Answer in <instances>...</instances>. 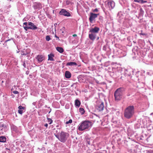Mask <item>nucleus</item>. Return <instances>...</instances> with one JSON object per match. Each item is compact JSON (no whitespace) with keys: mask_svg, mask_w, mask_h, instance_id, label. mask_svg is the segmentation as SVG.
<instances>
[{"mask_svg":"<svg viewBox=\"0 0 153 153\" xmlns=\"http://www.w3.org/2000/svg\"><path fill=\"white\" fill-rule=\"evenodd\" d=\"M134 113V108L133 105H129L124 110V116L127 119L131 118Z\"/></svg>","mask_w":153,"mask_h":153,"instance_id":"nucleus-1","label":"nucleus"},{"mask_svg":"<svg viewBox=\"0 0 153 153\" xmlns=\"http://www.w3.org/2000/svg\"><path fill=\"white\" fill-rule=\"evenodd\" d=\"M125 89L123 88H120L117 89L114 93L115 100L116 101L120 100L122 98Z\"/></svg>","mask_w":153,"mask_h":153,"instance_id":"nucleus-2","label":"nucleus"},{"mask_svg":"<svg viewBox=\"0 0 153 153\" xmlns=\"http://www.w3.org/2000/svg\"><path fill=\"white\" fill-rule=\"evenodd\" d=\"M92 126L91 122L88 120H85L82 122L79 126L78 130L82 131L88 129Z\"/></svg>","mask_w":153,"mask_h":153,"instance_id":"nucleus-3","label":"nucleus"},{"mask_svg":"<svg viewBox=\"0 0 153 153\" xmlns=\"http://www.w3.org/2000/svg\"><path fill=\"white\" fill-rule=\"evenodd\" d=\"M23 27L26 31H27L28 29L35 30L38 28L37 27L31 22H24Z\"/></svg>","mask_w":153,"mask_h":153,"instance_id":"nucleus-4","label":"nucleus"},{"mask_svg":"<svg viewBox=\"0 0 153 153\" xmlns=\"http://www.w3.org/2000/svg\"><path fill=\"white\" fill-rule=\"evenodd\" d=\"M68 133L63 131H61L59 135V140L62 142H65L67 139V137H68Z\"/></svg>","mask_w":153,"mask_h":153,"instance_id":"nucleus-5","label":"nucleus"},{"mask_svg":"<svg viewBox=\"0 0 153 153\" xmlns=\"http://www.w3.org/2000/svg\"><path fill=\"white\" fill-rule=\"evenodd\" d=\"M106 2L107 3L108 6L110 10L113 9L115 6L114 2L111 0H107Z\"/></svg>","mask_w":153,"mask_h":153,"instance_id":"nucleus-6","label":"nucleus"},{"mask_svg":"<svg viewBox=\"0 0 153 153\" xmlns=\"http://www.w3.org/2000/svg\"><path fill=\"white\" fill-rule=\"evenodd\" d=\"M59 14L60 15H63L67 17L70 16H71L70 13L68 12L65 9H62L59 12Z\"/></svg>","mask_w":153,"mask_h":153,"instance_id":"nucleus-7","label":"nucleus"},{"mask_svg":"<svg viewBox=\"0 0 153 153\" xmlns=\"http://www.w3.org/2000/svg\"><path fill=\"white\" fill-rule=\"evenodd\" d=\"M97 110L99 111H102L104 108V105L103 102H100L96 107Z\"/></svg>","mask_w":153,"mask_h":153,"instance_id":"nucleus-8","label":"nucleus"},{"mask_svg":"<svg viewBox=\"0 0 153 153\" xmlns=\"http://www.w3.org/2000/svg\"><path fill=\"white\" fill-rule=\"evenodd\" d=\"M99 30L100 29L99 28L97 27H95L94 28L91 29L89 31V32H91L92 33H97Z\"/></svg>","mask_w":153,"mask_h":153,"instance_id":"nucleus-9","label":"nucleus"},{"mask_svg":"<svg viewBox=\"0 0 153 153\" xmlns=\"http://www.w3.org/2000/svg\"><path fill=\"white\" fill-rule=\"evenodd\" d=\"M99 15V13L95 14L91 13H90V17L89 19H95Z\"/></svg>","mask_w":153,"mask_h":153,"instance_id":"nucleus-10","label":"nucleus"},{"mask_svg":"<svg viewBox=\"0 0 153 153\" xmlns=\"http://www.w3.org/2000/svg\"><path fill=\"white\" fill-rule=\"evenodd\" d=\"M44 58V56L42 55H38L36 57L38 61L39 62H42Z\"/></svg>","mask_w":153,"mask_h":153,"instance_id":"nucleus-11","label":"nucleus"},{"mask_svg":"<svg viewBox=\"0 0 153 153\" xmlns=\"http://www.w3.org/2000/svg\"><path fill=\"white\" fill-rule=\"evenodd\" d=\"M96 36V35L95 34L92 33L91 34H89V39L92 40H94L95 39Z\"/></svg>","mask_w":153,"mask_h":153,"instance_id":"nucleus-12","label":"nucleus"},{"mask_svg":"<svg viewBox=\"0 0 153 153\" xmlns=\"http://www.w3.org/2000/svg\"><path fill=\"white\" fill-rule=\"evenodd\" d=\"M19 110H18V113L20 114H22L23 113V110H24L25 108L22 106L20 105L18 107Z\"/></svg>","mask_w":153,"mask_h":153,"instance_id":"nucleus-13","label":"nucleus"},{"mask_svg":"<svg viewBox=\"0 0 153 153\" xmlns=\"http://www.w3.org/2000/svg\"><path fill=\"white\" fill-rule=\"evenodd\" d=\"M54 55L53 53H51L50 54L48 55V60H50L52 61H54V59L53 57H54Z\"/></svg>","mask_w":153,"mask_h":153,"instance_id":"nucleus-14","label":"nucleus"},{"mask_svg":"<svg viewBox=\"0 0 153 153\" xmlns=\"http://www.w3.org/2000/svg\"><path fill=\"white\" fill-rule=\"evenodd\" d=\"M65 76L66 78H69L71 76V73L69 71H67L65 72Z\"/></svg>","mask_w":153,"mask_h":153,"instance_id":"nucleus-15","label":"nucleus"},{"mask_svg":"<svg viewBox=\"0 0 153 153\" xmlns=\"http://www.w3.org/2000/svg\"><path fill=\"white\" fill-rule=\"evenodd\" d=\"M81 103L80 101L78 99L75 100V105L76 106L79 107Z\"/></svg>","mask_w":153,"mask_h":153,"instance_id":"nucleus-16","label":"nucleus"},{"mask_svg":"<svg viewBox=\"0 0 153 153\" xmlns=\"http://www.w3.org/2000/svg\"><path fill=\"white\" fill-rule=\"evenodd\" d=\"M6 138L4 136L0 137V142H5L6 141Z\"/></svg>","mask_w":153,"mask_h":153,"instance_id":"nucleus-17","label":"nucleus"},{"mask_svg":"<svg viewBox=\"0 0 153 153\" xmlns=\"http://www.w3.org/2000/svg\"><path fill=\"white\" fill-rule=\"evenodd\" d=\"M56 49L58 52L60 53H62L64 51L63 49L61 47H57L56 48Z\"/></svg>","mask_w":153,"mask_h":153,"instance_id":"nucleus-18","label":"nucleus"},{"mask_svg":"<svg viewBox=\"0 0 153 153\" xmlns=\"http://www.w3.org/2000/svg\"><path fill=\"white\" fill-rule=\"evenodd\" d=\"M67 65H76L77 64L76 62H69L67 63Z\"/></svg>","mask_w":153,"mask_h":153,"instance_id":"nucleus-19","label":"nucleus"},{"mask_svg":"<svg viewBox=\"0 0 153 153\" xmlns=\"http://www.w3.org/2000/svg\"><path fill=\"white\" fill-rule=\"evenodd\" d=\"M79 112L82 114H83L85 113V111L84 109L82 108H80L79 109Z\"/></svg>","mask_w":153,"mask_h":153,"instance_id":"nucleus-20","label":"nucleus"},{"mask_svg":"<svg viewBox=\"0 0 153 153\" xmlns=\"http://www.w3.org/2000/svg\"><path fill=\"white\" fill-rule=\"evenodd\" d=\"M28 53H27L26 52V50H24L22 51L21 52V55H26Z\"/></svg>","mask_w":153,"mask_h":153,"instance_id":"nucleus-21","label":"nucleus"},{"mask_svg":"<svg viewBox=\"0 0 153 153\" xmlns=\"http://www.w3.org/2000/svg\"><path fill=\"white\" fill-rule=\"evenodd\" d=\"M45 39L47 41H49L51 39V38L50 36L48 35L46 36Z\"/></svg>","mask_w":153,"mask_h":153,"instance_id":"nucleus-22","label":"nucleus"},{"mask_svg":"<svg viewBox=\"0 0 153 153\" xmlns=\"http://www.w3.org/2000/svg\"><path fill=\"white\" fill-rule=\"evenodd\" d=\"M47 119L48 120V122L49 123V124H51L53 122L52 120L49 118H48Z\"/></svg>","mask_w":153,"mask_h":153,"instance_id":"nucleus-23","label":"nucleus"},{"mask_svg":"<svg viewBox=\"0 0 153 153\" xmlns=\"http://www.w3.org/2000/svg\"><path fill=\"white\" fill-rule=\"evenodd\" d=\"M134 1L141 3H143V0H134Z\"/></svg>","mask_w":153,"mask_h":153,"instance_id":"nucleus-24","label":"nucleus"},{"mask_svg":"<svg viewBox=\"0 0 153 153\" xmlns=\"http://www.w3.org/2000/svg\"><path fill=\"white\" fill-rule=\"evenodd\" d=\"M72 120L71 119H70L68 121H67L66 122V124H67L68 123H72Z\"/></svg>","mask_w":153,"mask_h":153,"instance_id":"nucleus-25","label":"nucleus"},{"mask_svg":"<svg viewBox=\"0 0 153 153\" xmlns=\"http://www.w3.org/2000/svg\"><path fill=\"white\" fill-rule=\"evenodd\" d=\"M6 127V126L4 124H1L0 125V127L1 128H4Z\"/></svg>","mask_w":153,"mask_h":153,"instance_id":"nucleus-26","label":"nucleus"},{"mask_svg":"<svg viewBox=\"0 0 153 153\" xmlns=\"http://www.w3.org/2000/svg\"><path fill=\"white\" fill-rule=\"evenodd\" d=\"M92 11L94 12H98V10L97 8H96L94 9H92Z\"/></svg>","mask_w":153,"mask_h":153,"instance_id":"nucleus-27","label":"nucleus"},{"mask_svg":"<svg viewBox=\"0 0 153 153\" xmlns=\"http://www.w3.org/2000/svg\"><path fill=\"white\" fill-rule=\"evenodd\" d=\"M13 93L14 94H18L19 93V92L16 91H13Z\"/></svg>","mask_w":153,"mask_h":153,"instance_id":"nucleus-28","label":"nucleus"},{"mask_svg":"<svg viewBox=\"0 0 153 153\" xmlns=\"http://www.w3.org/2000/svg\"><path fill=\"white\" fill-rule=\"evenodd\" d=\"M23 65L25 68L26 67V63L25 62H23Z\"/></svg>","mask_w":153,"mask_h":153,"instance_id":"nucleus-29","label":"nucleus"},{"mask_svg":"<svg viewBox=\"0 0 153 153\" xmlns=\"http://www.w3.org/2000/svg\"><path fill=\"white\" fill-rule=\"evenodd\" d=\"M54 135H55V136L59 140V136L58 135H56V134H54Z\"/></svg>","mask_w":153,"mask_h":153,"instance_id":"nucleus-30","label":"nucleus"},{"mask_svg":"<svg viewBox=\"0 0 153 153\" xmlns=\"http://www.w3.org/2000/svg\"><path fill=\"white\" fill-rule=\"evenodd\" d=\"M86 143L90 145V141L89 140H87Z\"/></svg>","mask_w":153,"mask_h":153,"instance_id":"nucleus-31","label":"nucleus"},{"mask_svg":"<svg viewBox=\"0 0 153 153\" xmlns=\"http://www.w3.org/2000/svg\"><path fill=\"white\" fill-rule=\"evenodd\" d=\"M44 126L46 127V128H47L48 126V124L47 123H46L45 125Z\"/></svg>","mask_w":153,"mask_h":153,"instance_id":"nucleus-32","label":"nucleus"},{"mask_svg":"<svg viewBox=\"0 0 153 153\" xmlns=\"http://www.w3.org/2000/svg\"><path fill=\"white\" fill-rule=\"evenodd\" d=\"M77 36V35L76 34H73V37H76V36Z\"/></svg>","mask_w":153,"mask_h":153,"instance_id":"nucleus-33","label":"nucleus"},{"mask_svg":"<svg viewBox=\"0 0 153 153\" xmlns=\"http://www.w3.org/2000/svg\"><path fill=\"white\" fill-rule=\"evenodd\" d=\"M55 36L56 38H57L59 40V37H58L56 35H55Z\"/></svg>","mask_w":153,"mask_h":153,"instance_id":"nucleus-34","label":"nucleus"},{"mask_svg":"<svg viewBox=\"0 0 153 153\" xmlns=\"http://www.w3.org/2000/svg\"><path fill=\"white\" fill-rule=\"evenodd\" d=\"M90 22H93V21L94 20H89Z\"/></svg>","mask_w":153,"mask_h":153,"instance_id":"nucleus-35","label":"nucleus"},{"mask_svg":"<svg viewBox=\"0 0 153 153\" xmlns=\"http://www.w3.org/2000/svg\"><path fill=\"white\" fill-rule=\"evenodd\" d=\"M54 25L55 26H56V25H57V24L56 23H55L54 24Z\"/></svg>","mask_w":153,"mask_h":153,"instance_id":"nucleus-36","label":"nucleus"},{"mask_svg":"<svg viewBox=\"0 0 153 153\" xmlns=\"http://www.w3.org/2000/svg\"><path fill=\"white\" fill-rule=\"evenodd\" d=\"M9 40H7L6 41H5V42H7L8 41H9Z\"/></svg>","mask_w":153,"mask_h":153,"instance_id":"nucleus-37","label":"nucleus"},{"mask_svg":"<svg viewBox=\"0 0 153 153\" xmlns=\"http://www.w3.org/2000/svg\"><path fill=\"white\" fill-rule=\"evenodd\" d=\"M144 3L146 2V1H144Z\"/></svg>","mask_w":153,"mask_h":153,"instance_id":"nucleus-38","label":"nucleus"},{"mask_svg":"<svg viewBox=\"0 0 153 153\" xmlns=\"http://www.w3.org/2000/svg\"><path fill=\"white\" fill-rule=\"evenodd\" d=\"M62 33H64V32H63V31H62Z\"/></svg>","mask_w":153,"mask_h":153,"instance_id":"nucleus-39","label":"nucleus"},{"mask_svg":"<svg viewBox=\"0 0 153 153\" xmlns=\"http://www.w3.org/2000/svg\"><path fill=\"white\" fill-rule=\"evenodd\" d=\"M140 34H142V35H143V34H142V33H140Z\"/></svg>","mask_w":153,"mask_h":153,"instance_id":"nucleus-40","label":"nucleus"},{"mask_svg":"<svg viewBox=\"0 0 153 153\" xmlns=\"http://www.w3.org/2000/svg\"><path fill=\"white\" fill-rule=\"evenodd\" d=\"M3 82H3V81H2V83H3Z\"/></svg>","mask_w":153,"mask_h":153,"instance_id":"nucleus-41","label":"nucleus"}]
</instances>
